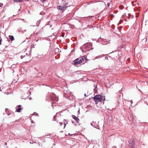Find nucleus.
Listing matches in <instances>:
<instances>
[{"label": "nucleus", "mask_w": 148, "mask_h": 148, "mask_svg": "<svg viewBox=\"0 0 148 148\" xmlns=\"http://www.w3.org/2000/svg\"><path fill=\"white\" fill-rule=\"evenodd\" d=\"M83 58L84 59V61H85V62H86V61H87L88 60V59H87L86 57L87 56H83Z\"/></svg>", "instance_id": "obj_9"}, {"label": "nucleus", "mask_w": 148, "mask_h": 148, "mask_svg": "<svg viewBox=\"0 0 148 148\" xmlns=\"http://www.w3.org/2000/svg\"><path fill=\"white\" fill-rule=\"evenodd\" d=\"M129 145L130 147V148H135L133 147L134 145V140L132 138L130 139V140L129 141Z\"/></svg>", "instance_id": "obj_3"}, {"label": "nucleus", "mask_w": 148, "mask_h": 148, "mask_svg": "<svg viewBox=\"0 0 148 148\" xmlns=\"http://www.w3.org/2000/svg\"><path fill=\"white\" fill-rule=\"evenodd\" d=\"M111 4L112 5V3L111 2H108V3L107 6L109 7Z\"/></svg>", "instance_id": "obj_12"}, {"label": "nucleus", "mask_w": 148, "mask_h": 148, "mask_svg": "<svg viewBox=\"0 0 148 148\" xmlns=\"http://www.w3.org/2000/svg\"><path fill=\"white\" fill-rule=\"evenodd\" d=\"M27 55V56H28V54H27V53H26V55Z\"/></svg>", "instance_id": "obj_24"}, {"label": "nucleus", "mask_w": 148, "mask_h": 148, "mask_svg": "<svg viewBox=\"0 0 148 148\" xmlns=\"http://www.w3.org/2000/svg\"><path fill=\"white\" fill-rule=\"evenodd\" d=\"M18 108L17 109L16 111L17 112H20L21 110V105H19L18 106Z\"/></svg>", "instance_id": "obj_6"}, {"label": "nucleus", "mask_w": 148, "mask_h": 148, "mask_svg": "<svg viewBox=\"0 0 148 148\" xmlns=\"http://www.w3.org/2000/svg\"><path fill=\"white\" fill-rule=\"evenodd\" d=\"M64 125H65V126H64V127H65V125H65V124H64Z\"/></svg>", "instance_id": "obj_25"}, {"label": "nucleus", "mask_w": 148, "mask_h": 148, "mask_svg": "<svg viewBox=\"0 0 148 148\" xmlns=\"http://www.w3.org/2000/svg\"><path fill=\"white\" fill-rule=\"evenodd\" d=\"M3 5V4L2 3H0V7H2Z\"/></svg>", "instance_id": "obj_14"}, {"label": "nucleus", "mask_w": 148, "mask_h": 148, "mask_svg": "<svg viewBox=\"0 0 148 148\" xmlns=\"http://www.w3.org/2000/svg\"><path fill=\"white\" fill-rule=\"evenodd\" d=\"M60 125H62L63 124V123H61V122H60Z\"/></svg>", "instance_id": "obj_17"}, {"label": "nucleus", "mask_w": 148, "mask_h": 148, "mask_svg": "<svg viewBox=\"0 0 148 148\" xmlns=\"http://www.w3.org/2000/svg\"><path fill=\"white\" fill-rule=\"evenodd\" d=\"M40 0L41 1L43 2V1H45L46 0Z\"/></svg>", "instance_id": "obj_18"}, {"label": "nucleus", "mask_w": 148, "mask_h": 148, "mask_svg": "<svg viewBox=\"0 0 148 148\" xmlns=\"http://www.w3.org/2000/svg\"><path fill=\"white\" fill-rule=\"evenodd\" d=\"M25 55H24V56H21V59H23V58H24L25 57Z\"/></svg>", "instance_id": "obj_13"}, {"label": "nucleus", "mask_w": 148, "mask_h": 148, "mask_svg": "<svg viewBox=\"0 0 148 148\" xmlns=\"http://www.w3.org/2000/svg\"><path fill=\"white\" fill-rule=\"evenodd\" d=\"M121 7V8H120L121 9H123V7L122 6Z\"/></svg>", "instance_id": "obj_20"}, {"label": "nucleus", "mask_w": 148, "mask_h": 148, "mask_svg": "<svg viewBox=\"0 0 148 148\" xmlns=\"http://www.w3.org/2000/svg\"><path fill=\"white\" fill-rule=\"evenodd\" d=\"M105 59H106V60H108V57H105Z\"/></svg>", "instance_id": "obj_16"}, {"label": "nucleus", "mask_w": 148, "mask_h": 148, "mask_svg": "<svg viewBox=\"0 0 148 148\" xmlns=\"http://www.w3.org/2000/svg\"><path fill=\"white\" fill-rule=\"evenodd\" d=\"M84 96H86V94H84Z\"/></svg>", "instance_id": "obj_22"}, {"label": "nucleus", "mask_w": 148, "mask_h": 148, "mask_svg": "<svg viewBox=\"0 0 148 148\" xmlns=\"http://www.w3.org/2000/svg\"><path fill=\"white\" fill-rule=\"evenodd\" d=\"M95 103L96 104H97L99 102L101 101V95H96L93 98Z\"/></svg>", "instance_id": "obj_2"}, {"label": "nucleus", "mask_w": 148, "mask_h": 148, "mask_svg": "<svg viewBox=\"0 0 148 148\" xmlns=\"http://www.w3.org/2000/svg\"><path fill=\"white\" fill-rule=\"evenodd\" d=\"M72 122L73 123H74L73 122V121H72Z\"/></svg>", "instance_id": "obj_23"}, {"label": "nucleus", "mask_w": 148, "mask_h": 148, "mask_svg": "<svg viewBox=\"0 0 148 148\" xmlns=\"http://www.w3.org/2000/svg\"><path fill=\"white\" fill-rule=\"evenodd\" d=\"M9 37H10V38L12 41L13 40H14V37L13 36H10Z\"/></svg>", "instance_id": "obj_10"}, {"label": "nucleus", "mask_w": 148, "mask_h": 148, "mask_svg": "<svg viewBox=\"0 0 148 148\" xmlns=\"http://www.w3.org/2000/svg\"><path fill=\"white\" fill-rule=\"evenodd\" d=\"M27 1H29V0H27Z\"/></svg>", "instance_id": "obj_27"}, {"label": "nucleus", "mask_w": 148, "mask_h": 148, "mask_svg": "<svg viewBox=\"0 0 148 148\" xmlns=\"http://www.w3.org/2000/svg\"><path fill=\"white\" fill-rule=\"evenodd\" d=\"M51 99L52 100L56 101H58V98L55 97H54V95H53V96H52L51 97Z\"/></svg>", "instance_id": "obj_8"}, {"label": "nucleus", "mask_w": 148, "mask_h": 148, "mask_svg": "<svg viewBox=\"0 0 148 148\" xmlns=\"http://www.w3.org/2000/svg\"><path fill=\"white\" fill-rule=\"evenodd\" d=\"M91 125H92V124L91 123Z\"/></svg>", "instance_id": "obj_26"}, {"label": "nucleus", "mask_w": 148, "mask_h": 148, "mask_svg": "<svg viewBox=\"0 0 148 148\" xmlns=\"http://www.w3.org/2000/svg\"><path fill=\"white\" fill-rule=\"evenodd\" d=\"M72 118L74 119L77 123H79V119L78 117L74 115H72Z\"/></svg>", "instance_id": "obj_5"}, {"label": "nucleus", "mask_w": 148, "mask_h": 148, "mask_svg": "<svg viewBox=\"0 0 148 148\" xmlns=\"http://www.w3.org/2000/svg\"><path fill=\"white\" fill-rule=\"evenodd\" d=\"M23 0H14V1L16 2H22Z\"/></svg>", "instance_id": "obj_11"}, {"label": "nucleus", "mask_w": 148, "mask_h": 148, "mask_svg": "<svg viewBox=\"0 0 148 148\" xmlns=\"http://www.w3.org/2000/svg\"><path fill=\"white\" fill-rule=\"evenodd\" d=\"M56 117V115H54L53 116V118L54 119V120L56 121L55 119Z\"/></svg>", "instance_id": "obj_15"}, {"label": "nucleus", "mask_w": 148, "mask_h": 148, "mask_svg": "<svg viewBox=\"0 0 148 148\" xmlns=\"http://www.w3.org/2000/svg\"><path fill=\"white\" fill-rule=\"evenodd\" d=\"M112 148H116V147L115 146H114L112 147Z\"/></svg>", "instance_id": "obj_21"}, {"label": "nucleus", "mask_w": 148, "mask_h": 148, "mask_svg": "<svg viewBox=\"0 0 148 148\" xmlns=\"http://www.w3.org/2000/svg\"><path fill=\"white\" fill-rule=\"evenodd\" d=\"M57 8L58 10H62L63 11H64L66 10L65 8H64L62 6H58L57 7Z\"/></svg>", "instance_id": "obj_4"}, {"label": "nucleus", "mask_w": 148, "mask_h": 148, "mask_svg": "<svg viewBox=\"0 0 148 148\" xmlns=\"http://www.w3.org/2000/svg\"><path fill=\"white\" fill-rule=\"evenodd\" d=\"M130 102L131 103H133V101L132 100H131L130 101Z\"/></svg>", "instance_id": "obj_19"}, {"label": "nucleus", "mask_w": 148, "mask_h": 148, "mask_svg": "<svg viewBox=\"0 0 148 148\" xmlns=\"http://www.w3.org/2000/svg\"><path fill=\"white\" fill-rule=\"evenodd\" d=\"M74 63L75 65L78 64L82 63H83V64L85 63L83 56L80 58H77L74 61Z\"/></svg>", "instance_id": "obj_1"}, {"label": "nucleus", "mask_w": 148, "mask_h": 148, "mask_svg": "<svg viewBox=\"0 0 148 148\" xmlns=\"http://www.w3.org/2000/svg\"><path fill=\"white\" fill-rule=\"evenodd\" d=\"M62 6L64 8H65L66 10L67 8L69 6L68 3H66L63 4Z\"/></svg>", "instance_id": "obj_7"}]
</instances>
